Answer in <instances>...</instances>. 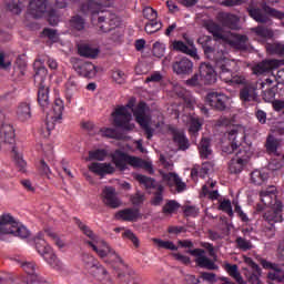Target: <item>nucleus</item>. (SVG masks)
<instances>
[{
    "instance_id": "nucleus-13",
    "label": "nucleus",
    "mask_w": 284,
    "mask_h": 284,
    "mask_svg": "<svg viewBox=\"0 0 284 284\" xmlns=\"http://www.w3.org/2000/svg\"><path fill=\"white\" fill-rule=\"evenodd\" d=\"M71 63L73 65V70H75L80 77H84L85 79H93V77H97V67L92 64V62H85L79 58H72Z\"/></svg>"
},
{
    "instance_id": "nucleus-25",
    "label": "nucleus",
    "mask_w": 284,
    "mask_h": 284,
    "mask_svg": "<svg viewBox=\"0 0 284 284\" xmlns=\"http://www.w3.org/2000/svg\"><path fill=\"white\" fill-rule=\"evenodd\" d=\"M89 171L98 176H105V174H114L115 169L110 163L93 162L89 165Z\"/></svg>"
},
{
    "instance_id": "nucleus-5",
    "label": "nucleus",
    "mask_w": 284,
    "mask_h": 284,
    "mask_svg": "<svg viewBox=\"0 0 284 284\" xmlns=\"http://www.w3.org/2000/svg\"><path fill=\"white\" fill-rule=\"evenodd\" d=\"M63 110H65L63 100L55 99L52 105L51 114L47 111L45 126L40 130V133L42 136H44V139H48V136H50V132L54 130V123L63 119Z\"/></svg>"
},
{
    "instance_id": "nucleus-17",
    "label": "nucleus",
    "mask_w": 284,
    "mask_h": 284,
    "mask_svg": "<svg viewBox=\"0 0 284 284\" xmlns=\"http://www.w3.org/2000/svg\"><path fill=\"white\" fill-rule=\"evenodd\" d=\"M256 90H258V84L256 82H246V84L240 90L241 101H244L245 103H250V101H258Z\"/></svg>"
},
{
    "instance_id": "nucleus-45",
    "label": "nucleus",
    "mask_w": 284,
    "mask_h": 284,
    "mask_svg": "<svg viewBox=\"0 0 284 284\" xmlns=\"http://www.w3.org/2000/svg\"><path fill=\"white\" fill-rule=\"evenodd\" d=\"M267 179V174L261 172L260 170H255L251 173V181L254 183V185H263Z\"/></svg>"
},
{
    "instance_id": "nucleus-47",
    "label": "nucleus",
    "mask_w": 284,
    "mask_h": 284,
    "mask_svg": "<svg viewBox=\"0 0 284 284\" xmlns=\"http://www.w3.org/2000/svg\"><path fill=\"white\" fill-rule=\"evenodd\" d=\"M65 90L68 97H72V94H74V92L79 90V80L77 79V77L69 78V80L65 83Z\"/></svg>"
},
{
    "instance_id": "nucleus-37",
    "label": "nucleus",
    "mask_w": 284,
    "mask_h": 284,
    "mask_svg": "<svg viewBox=\"0 0 284 284\" xmlns=\"http://www.w3.org/2000/svg\"><path fill=\"white\" fill-rule=\"evenodd\" d=\"M135 181H139L141 185H144L145 190H159V186L163 185L156 183V180L148 178L146 175L143 174L135 175Z\"/></svg>"
},
{
    "instance_id": "nucleus-50",
    "label": "nucleus",
    "mask_w": 284,
    "mask_h": 284,
    "mask_svg": "<svg viewBox=\"0 0 284 284\" xmlns=\"http://www.w3.org/2000/svg\"><path fill=\"white\" fill-rule=\"evenodd\" d=\"M106 156L108 151L105 149L89 151V161H105Z\"/></svg>"
},
{
    "instance_id": "nucleus-64",
    "label": "nucleus",
    "mask_w": 284,
    "mask_h": 284,
    "mask_svg": "<svg viewBox=\"0 0 284 284\" xmlns=\"http://www.w3.org/2000/svg\"><path fill=\"white\" fill-rule=\"evenodd\" d=\"M200 278H202V281H204V283H207V284L216 283V275L214 273L201 272Z\"/></svg>"
},
{
    "instance_id": "nucleus-30",
    "label": "nucleus",
    "mask_w": 284,
    "mask_h": 284,
    "mask_svg": "<svg viewBox=\"0 0 284 284\" xmlns=\"http://www.w3.org/2000/svg\"><path fill=\"white\" fill-rule=\"evenodd\" d=\"M128 153L121 150H116L112 155V162L121 172L128 170Z\"/></svg>"
},
{
    "instance_id": "nucleus-12",
    "label": "nucleus",
    "mask_w": 284,
    "mask_h": 284,
    "mask_svg": "<svg viewBox=\"0 0 284 284\" xmlns=\"http://www.w3.org/2000/svg\"><path fill=\"white\" fill-rule=\"evenodd\" d=\"M68 1L74 2L77 0ZM108 1L112 0H82L79 10L82 14H99V12H103V9L108 7Z\"/></svg>"
},
{
    "instance_id": "nucleus-44",
    "label": "nucleus",
    "mask_w": 284,
    "mask_h": 284,
    "mask_svg": "<svg viewBox=\"0 0 284 284\" xmlns=\"http://www.w3.org/2000/svg\"><path fill=\"white\" fill-rule=\"evenodd\" d=\"M225 270L229 275L232 276L239 284H243V277L241 276V273L239 272V265L236 264H225Z\"/></svg>"
},
{
    "instance_id": "nucleus-43",
    "label": "nucleus",
    "mask_w": 284,
    "mask_h": 284,
    "mask_svg": "<svg viewBox=\"0 0 284 284\" xmlns=\"http://www.w3.org/2000/svg\"><path fill=\"white\" fill-rule=\"evenodd\" d=\"M89 274L94 276L98 281H105V276H108V270L103 267V265L97 263L90 271Z\"/></svg>"
},
{
    "instance_id": "nucleus-49",
    "label": "nucleus",
    "mask_w": 284,
    "mask_h": 284,
    "mask_svg": "<svg viewBox=\"0 0 284 284\" xmlns=\"http://www.w3.org/2000/svg\"><path fill=\"white\" fill-rule=\"evenodd\" d=\"M163 192H165V187L163 185L155 189V192H153V197L151 199V205L156 207L163 203Z\"/></svg>"
},
{
    "instance_id": "nucleus-7",
    "label": "nucleus",
    "mask_w": 284,
    "mask_h": 284,
    "mask_svg": "<svg viewBox=\"0 0 284 284\" xmlns=\"http://www.w3.org/2000/svg\"><path fill=\"white\" fill-rule=\"evenodd\" d=\"M227 139L231 141V146L224 149L226 154H234L235 150H246L243 145L245 143V129L243 126H233L227 132Z\"/></svg>"
},
{
    "instance_id": "nucleus-61",
    "label": "nucleus",
    "mask_w": 284,
    "mask_h": 284,
    "mask_svg": "<svg viewBox=\"0 0 284 284\" xmlns=\"http://www.w3.org/2000/svg\"><path fill=\"white\" fill-rule=\"evenodd\" d=\"M38 171L41 176H47V179H50V174H52V171L50 170L48 163H45V160L40 161Z\"/></svg>"
},
{
    "instance_id": "nucleus-54",
    "label": "nucleus",
    "mask_w": 284,
    "mask_h": 284,
    "mask_svg": "<svg viewBox=\"0 0 284 284\" xmlns=\"http://www.w3.org/2000/svg\"><path fill=\"white\" fill-rule=\"evenodd\" d=\"M6 7L12 14H21V0H7Z\"/></svg>"
},
{
    "instance_id": "nucleus-36",
    "label": "nucleus",
    "mask_w": 284,
    "mask_h": 284,
    "mask_svg": "<svg viewBox=\"0 0 284 284\" xmlns=\"http://www.w3.org/2000/svg\"><path fill=\"white\" fill-rule=\"evenodd\" d=\"M221 23L223 28L236 30V28H239V17L232 13H224L221 16Z\"/></svg>"
},
{
    "instance_id": "nucleus-26",
    "label": "nucleus",
    "mask_w": 284,
    "mask_h": 284,
    "mask_svg": "<svg viewBox=\"0 0 284 284\" xmlns=\"http://www.w3.org/2000/svg\"><path fill=\"white\" fill-rule=\"evenodd\" d=\"M172 50L175 52H182V54H187L189 57H192V59H199L196 48H190L181 40H174L172 42Z\"/></svg>"
},
{
    "instance_id": "nucleus-15",
    "label": "nucleus",
    "mask_w": 284,
    "mask_h": 284,
    "mask_svg": "<svg viewBox=\"0 0 284 284\" xmlns=\"http://www.w3.org/2000/svg\"><path fill=\"white\" fill-rule=\"evenodd\" d=\"M102 201L104 205L111 207V210H116L122 205L121 200L116 196V190L112 186H105L102 190Z\"/></svg>"
},
{
    "instance_id": "nucleus-8",
    "label": "nucleus",
    "mask_w": 284,
    "mask_h": 284,
    "mask_svg": "<svg viewBox=\"0 0 284 284\" xmlns=\"http://www.w3.org/2000/svg\"><path fill=\"white\" fill-rule=\"evenodd\" d=\"M17 143V134L14 133V126L10 124H3L0 130V150L4 152H14V145Z\"/></svg>"
},
{
    "instance_id": "nucleus-1",
    "label": "nucleus",
    "mask_w": 284,
    "mask_h": 284,
    "mask_svg": "<svg viewBox=\"0 0 284 284\" xmlns=\"http://www.w3.org/2000/svg\"><path fill=\"white\" fill-rule=\"evenodd\" d=\"M210 41H212V37L210 36H202L197 39V43L204 50L206 59L214 61L215 67L220 70V79L224 83H230L234 72L239 71V64L236 61L225 58L223 50L212 48Z\"/></svg>"
},
{
    "instance_id": "nucleus-35",
    "label": "nucleus",
    "mask_w": 284,
    "mask_h": 284,
    "mask_svg": "<svg viewBox=\"0 0 284 284\" xmlns=\"http://www.w3.org/2000/svg\"><path fill=\"white\" fill-rule=\"evenodd\" d=\"M251 32H253L255 37H260V39H274V30L263 24L251 28Z\"/></svg>"
},
{
    "instance_id": "nucleus-16",
    "label": "nucleus",
    "mask_w": 284,
    "mask_h": 284,
    "mask_svg": "<svg viewBox=\"0 0 284 284\" xmlns=\"http://www.w3.org/2000/svg\"><path fill=\"white\" fill-rule=\"evenodd\" d=\"M227 43L233 50H239L240 52L250 50V38L247 36L232 33L231 38L227 39Z\"/></svg>"
},
{
    "instance_id": "nucleus-9",
    "label": "nucleus",
    "mask_w": 284,
    "mask_h": 284,
    "mask_svg": "<svg viewBox=\"0 0 284 284\" xmlns=\"http://www.w3.org/2000/svg\"><path fill=\"white\" fill-rule=\"evenodd\" d=\"M187 254H191V256H195V264L197 267H201V270H209L214 271L219 270V265H216L217 257H207L205 255V250L203 248H195V250H189Z\"/></svg>"
},
{
    "instance_id": "nucleus-31",
    "label": "nucleus",
    "mask_w": 284,
    "mask_h": 284,
    "mask_svg": "<svg viewBox=\"0 0 284 284\" xmlns=\"http://www.w3.org/2000/svg\"><path fill=\"white\" fill-rule=\"evenodd\" d=\"M203 26H204L205 30H207V32H210V34L213 36L215 41L225 40V36L223 34V29L221 28V26L216 24V22L206 21V22H204Z\"/></svg>"
},
{
    "instance_id": "nucleus-18",
    "label": "nucleus",
    "mask_w": 284,
    "mask_h": 284,
    "mask_svg": "<svg viewBox=\"0 0 284 284\" xmlns=\"http://www.w3.org/2000/svg\"><path fill=\"white\" fill-rule=\"evenodd\" d=\"M21 267L28 274L26 283H28V284H45V280H43V277H41L37 273H34V270H37V265L34 264V262H22Z\"/></svg>"
},
{
    "instance_id": "nucleus-21",
    "label": "nucleus",
    "mask_w": 284,
    "mask_h": 284,
    "mask_svg": "<svg viewBox=\"0 0 284 284\" xmlns=\"http://www.w3.org/2000/svg\"><path fill=\"white\" fill-rule=\"evenodd\" d=\"M200 78L204 85H212L213 83H216V72L212 64L204 62L200 65Z\"/></svg>"
},
{
    "instance_id": "nucleus-63",
    "label": "nucleus",
    "mask_w": 284,
    "mask_h": 284,
    "mask_svg": "<svg viewBox=\"0 0 284 284\" xmlns=\"http://www.w3.org/2000/svg\"><path fill=\"white\" fill-rule=\"evenodd\" d=\"M153 54L158 58L161 59V57H164L165 54V44L161 43V42H155L153 44V50H152Z\"/></svg>"
},
{
    "instance_id": "nucleus-48",
    "label": "nucleus",
    "mask_w": 284,
    "mask_h": 284,
    "mask_svg": "<svg viewBox=\"0 0 284 284\" xmlns=\"http://www.w3.org/2000/svg\"><path fill=\"white\" fill-rule=\"evenodd\" d=\"M43 258L54 270H61V261H59V257H57L52 250L47 255H44Z\"/></svg>"
},
{
    "instance_id": "nucleus-29",
    "label": "nucleus",
    "mask_w": 284,
    "mask_h": 284,
    "mask_svg": "<svg viewBox=\"0 0 284 284\" xmlns=\"http://www.w3.org/2000/svg\"><path fill=\"white\" fill-rule=\"evenodd\" d=\"M162 179L168 185H175L178 192H183L186 187L185 182L176 173H164Z\"/></svg>"
},
{
    "instance_id": "nucleus-11",
    "label": "nucleus",
    "mask_w": 284,
    "mask_h": 284,
    "mask_svg": "<svg viewBox=\"0 0 284 284\" xmlns=\"http://www.w3.org/2000/svg\"><path fill=\"white\" fill-rule=\"evenodd\" d=\"M206 102L215 112H225V110H229L230 98L222 92H209Z\"/></svg>"
},
{
    "instance_id": "nucleus-39",
    "label": "nucleus",
    "mask_w": 284,
    "mask_h": 284,
    "mask_svg": "<svg viewBox=\"0 0 284 284\" xmlns=\"http://www.w3.org/2000/svg\"><path fill=\"white\" fill-rule=\"evenodd\" d=\"M78 52L80 57H85V59H97L99 57V49H94L88 44H80Z\"/></svg>"
},
{
    "instance_id": "nucleus-42",
    "label": "nucleus",
    "mask_w": 284,
    "mask_h": 284,
    "mask_svg": "<svg viewBox=\"0 0 284 284\" xmlns=\"http://www.w3.org/2000/svg\"><path fill=\"white\" fill-rule=\"evenodd\" d=\"M69 26L72 30L81 32V30H85V19L79 14L72 16L69 20Z\"/></svg>"
},
{
    "instance_id": "nucleus-53",
    "label": "nucleus",
    "mask_w": 284,
    "mask_h": 284,
    "mask_svg": "<svg viewBox=\"0 0 284 284\" xmlns=\"http://www.w3.org/2000/svg\"><path fill=\"white\" fill-rule=\"evenodd\" d=\"M179 207H181V204H179V202H176L175 200H169L162 207V212L164 214H174V212H176Z\"/></svg>"
},
{
    "instance_id": "nucleus-51",
    "label": "nucleus",
    "mask_w": 284,
    "mask_h": 284,
    "mask_svg": "<svg viewBox=\"0 0 284 284\" xmlns=\"http://www.w3.org/2000/svg\"><path fill=\"white\" fill-rule=\"evenodd\" d=\"M153 243L158 245V247H162V250H171L172 252H176L179 247L174 245V242L163 241L161 239H152Z\"/></svg>"
},
{
    "instance_id": "nucleus-33",
    "label": "nucleus",
    "mask_w": 284,
    "mask_h": 284,
    "mask_svg": "<svg viewBox=\"0 0 284 284\" xmlns=\"http://www.w3.org/2000/svg\"><path fill=\"white\" fill-rule=\"evenodd\" d=\"M34 243H36V250L38 254H40L41 256L47 255L52 250V247L48 245V242H45L43 233L37 234V236L34 237Z\"/></svg>"
},
{
    "instance_id": "nucleus-4",
    "label": "nucleus",
    "mask_w": 284,
    "mask_h": 284,
    "mask_svg": "<svg viewBox=\"0 0 284 284\" xmlns=\"http://www.w3.org/2000/svg\"><path fill=\"white\" fill-rule=\"evenodd\" d=\"M262 219L267 223V225H270L264 227V232L268 239H272V236H275L276 234V227L274 224L283 223V203H278L276 206L271 209H265Z\"/></svg>"
},
{
    "instance_id": "nucleus-27",
    "label": "nucleus",
    "mask_w": 284,
    "mask_h": 284,
    "mask_svg": "<svg viewBox=\"0 0 284 284\" xmlns=\"http://www.w3.org/2000/svg\"><path fill=\"white\" fill-rule=\"evenodd\" d=\"M148 104L143 101L139 102L138 105L132 109L133 116L136 123H145V121H150V115H148Z\"/></svg>"
},
{
    "instance_id": "nucleus-14",
    "label": "nucleus",
    "mask_w": 284,
    "mask_h": 284,
    "mask_svg": "<svg viewBox=\"0 0 284 284\" xmlns=\"http://www.w3.org/2000/svg\"><path fill=\"white\" fill-rule=\"evenodd\" d=\"M19 223L10 214L0 215V241H6V234H14Z\"/></svg>"
},
{
    "instance_id": "nucleus-40",
    "label": "nucleus",
    "mask_w": 284,
    "mask_h": 284,
    "mask_svg": "<svg viewBox=\"0 0 284 284\" xmlns=\"http://www.w3.org/2000/svg\"><path fill=\"white\" fill-rule=\"evenodd\" d=\"M17 115L20 121H28L32 118V110L30 109V105L28 103H21L18 106Z\"/></svg>"
},
{
    "instance_id": "nucleus-23",
    "label": "nucleus",
    "mask_w": 284,
    "mask_h": 284,
    "mask_svg": "<svg viewBox=\"0 0 284 284\" xmlns=\"http://www.w3.org/2000/svg\"><path fill=\"white\" fill-rule=\"evenodd\" d=\"M281 67L280 60H264L252 68L253 74L257 77L261 74H265V72H270L271 70H276V68Z\"/></svg>"
},
{
    "instance_id": "nucleus-38",
    "label": "nucleus",
    "mask_w": 284,
    "mask_h": 284,
    "mask_svg": "<svg viewBox=\"0 0 284 284\" xmlns=\"http://www.w3.org/2000/svg\"><path fill=\"white\" fill-rule=\"evenodd\" d=\"M87 245H90L93 252H95L100 258H104V261L110 257L112 252V248L106 243H103V247H98L92 241H87Z\"/></svg>"
},
{
    "instance_id": "nucleus-6",
    "label": "nucleus",
    "mask_w": 284,
    "mask_h": 284,
    "mask_svg": "<svg viewBox=\"0 0 284 284\" xmlns=\"http://www.w3.org/2000/svg\"><path fill=\"white\" fill-rule=\"evenodd\" d=\"M248 14L257 23H263L266 26H272V19H270V17H274L275 19L284 18L283 12H281L267 4H263L262 9L261 8H250Z\"/></svg>"
},
{
    "instance_id": "nucleus-57",
    "label": "nucleus",
    "mask_w": 284,
    "mask_h": 284,
    "mask_svg": "<svg viewBox=\"0 0 284 284\" xmlns=\"http://www.w3.org/2000/svg\"><path fill=\"white\" fill-rule=\"evenodd\" d=\"M77 225L85 236L91 239V241H94L97 239V235H94V232L90 230L88 225L81 222V220H77Z\"/></svg>"
},
{
    "instance_id": "nucleus-52",
    "label": "nucleus",
    "mask_w": 284,
    "mask_h": 284,
    "mask_svg": "<svg viewBox=\"0 0 284 284\" xmlns=\"http://www.w3.org/2000/svg\"><path fill=\"white\" fill-rule=\"evenodd\" d=\"M284 153H280V156L273 158L268 163V170L276 172L283 168Z\"/></svg>"
},
{
    "instance_id": "nucleus-46",
    "label": "nucleus",
    "mask_w": 284,
    "mask_h": 284,
    "mask_svg": "<svg viewBox=\"0 0 284 284\" xmlns=\"http://www.w3.org/2000/svg\"><path fill=\"white\" fill-rule=\"evenodd\" d=\"M201 128H203V119H201L199 116H192L190 119L189 132L191 134H196L200 132Z\"/></svg>"
},
{
    "instance_id": "nucleus-59",
    "label": "nucleus",
    "mask_w": 284,
    "mask_h": 284,
    "mask_svg": "<svg viewBox=\"0 0 284 284\" xmlns=\"http://www.w3.org/2000/svg\"><path fill=\"white\" fill-rule=\"evenodd\" d=\"M98 134L104 139H116V130L112 128H101L99 129Z\"/></svg>"
},
{
    "instance_id": "nucleus-28",
    "label": "nucleus",
    "mask_w": 284,
    "mask_h": 284,
    "mask_svg": "<svg viewBox=\"0 0 284 284\" xmlns=\"http://www.w3.org/2000/svg\"><path fill=\"white\" fill-rule=\"evenodd\" d=\"M192 68H194V64L187 58H182L173 63V72L175 74H191Z\"/></svg>"
},
{
    "instance_id": "nucleus-32",
    "label": "nucleus",
    "mask_w": 284,
    "mask_h": 284,
    "mask_svg": "<svg viewBox=\"0 0 284 284\" xmlns=\"http://www.w3.org/2000/svg\"><path fill=\"white\" fill-rule=\"evenodd\" d=\"M197 150L201 159H210L212 156V140L210 138H202Z\"/></svg>"
},
{
    "instance_id": "nucleus-10",
    "label": "nucleus",
    "mask_w": 284,
    "mask_h": 284,
    "mask_svg": "<svg viewBox=\"0 0 284 284\" xmlns=\"http://www.w3.org/2000/svg\"><path fill=\"white\" fill-rule=\"evenodd\" d=\"M251 156L252 152H250L248 150L240 149L235 153V158H233L229 163V170L231 174H241L245 165H247Z\"/></svg>"
},
{
    "instance_id": "nucleus-20",
    "label": "nucleus",
    "mask_w": 284,
    "mask_h": 284,
    "mask_svg": "<svg viewBox=\"0 0 284 284\" xmlns=\"http://www.w3.org/2000/svg\"><path fill=\"white\" fill-rule=\"evenodd\" d=\"M168 131L172 134L173 141L179 146V150L185 151L190 149V140H187L183 131L173 125H169Z\"/></svg>"
},
{
    "instance_id": "nucleus-41",
    "label": "nucleus",
    "mask_w": 284,
    "mask_h": 284,
    "mask_svg": "<svg viewBox=\"0 0 284 284\" xmlns=\"http://www.w3.org/2000/svg\"><path fill=\"white\" fill-rule=\"evenodd\" d=\"M265 50L268 54H276L277 57H284V44L282 42L266 43Z\"/></svg>"
},
{
    "instance_id": "nucleus-62",
    "label": "nucleus",
    "mask_w": 284,
    "mask_h": 284,
    "mask_svg": "<svg viewBox=\"0 0 284 284\" xmlns=\"http://www.w3.org/2000/svg\"><path fill=\"white\" fill-rule=\"evenodd\" d=\"M82 261L87 267V270H91L94 265H97L99 262L97 261V258H94V256L90 255V254H83L82 255Z\"/></svg>"
},
{
    "instance_id": "nucleus-22",
    "label": "nucleus",
    "mask_w": 284,
    "mask_h": 284,
    "mask_svg": "<svg viewBox=\"0 0 284 284\" xmlns=\"http://www.w3.org/2000/svg\"><path fill=\"white\" fill-rule=\"evenodd\" d=\"M48 12V0H31L29 2V13L34 19H41Z\"/></svg>"
},
{
    "instance_id": "nucleus-2",
    "label": "nucleus",
    "mask_w": 284,
    "mask_h": 284,
    "mask_svg": "<svg viewBox=\"0 0 284 284\" xmlns=\"http://www.w3.org/2000/svg\"><path fill=\"white\" fill-rule=\"evenodd\" d=\"M34 84L38 88V103L42 112H48L52 105L50 100V85H48V69L39 67L33 75Z\"/></svg>"
},
{
    "instance_id": "nucleus-3",
    "label": "nucleus",
    "mask_w": 284,
    "mask_h": 284,
    "mask_svg": "<svg viewBox=\"0 0 284 284\" xmlns=\"http://www.w3.org/2000/svg\"><path fill=\"white\" fill-rule=\"evenodd\" d=\"M135 100L132 99L128 102L125 106L119 105L114 109V111L111 113V116L113 119L112 124L114 128H121L122 130H134V124H130V121H132V113H130L129 110H134L136 106H134Z\"/></svg>"
},
{
    "instance_id": "nucleus-60",
    "label": "nucleus",
    "mask_w": 284,
    "mask_h": 284,
    "mask_svg": "<svg viewBox=\"0 0 284 284\" xmlns=\"http://www.w3.org/2000/svg\"><path fill=\"white\" fill-rule=\"evenodd\" d=\"M143 17L148 19V21H156L159 13L152 7H146L143 9Z\"/></svg>"
},
{
    "instance_id": "nucleus-56",
    "label": "nucleus",
    "mask_w": 284,
    "mask_h": 284,
    "mask_svg": "<svg viewBox=\"0 0 284 284\" xmlns=\"http://www.w3.org/2000/svg\"><path fill=\"white\" fill-rule=\"evenodd\" d=\"M104 263H108L109 265H116V263H120L121 265H125L123 262V258L114 250H111V253L109 254L108 260H104Z\"/></svg>"
},
{
    "instance_id": "nucleus-19",
    "label": "nucleus",
    "mask_w": 284,
    "mask_h": 284,
    "mask_svg": "<svg viewBox=\"0 0 284 284\" xmlns=\"http://www.w3.org/2000/svg\"><path fill=\"white\" fill-rule=\"evenodd\" d=\"M260 199L263 205H265V207L267 209L276 207L278 203H283L276 197V187L274 186H271L270 189L261 191Z\"/></svg>"
},
{
    "instance_id": "nucleus-24",
    "label": "nucleus",
    "mask_w": 284,
    "mask_h": 284,
    "mask_svg": "<svg viewBox=\"0 0 284 284\" xmlns=\"http://www.w3.org/2000/svg\"><path fill=\"white\" fill-rule=\"evenodd\" d=\"M116 219L121 221H128L129 223H136L139 219H143L139 209H124L115 214Z\"/></svg>"
},
{
    "instance_id": "nucleus-55",
    "label": "nucleus",
    "mask_w": 284,
    "mask_h": 284,
    "mask_svg": "<svg viewBox=\"0 0 284 284\" xmlns=\"http://www.w3.org/2000/svg\"><path fill=\"white\" fill-rule=\"evenodd\" d=\"M161 28H163V24L156 20H153V21H149L145 24L144 30L148 34H154V32H159Z\"/></svg>"
},
{
    "instance_id": "nucleus-34",
    "label": "nucleus",
    "mask_w": 284,
    "mask_h": 284,
    "mask_svg": "<svg viewBox=\"0 0 284 284\" xmlns=\"http://www.w3.org/2000/svg\"><path fill=\"white\" fill-rule=\"evenodd\" d=\"M265 148L267 154H273L274 156H281V152H278V148H281V141L274 138V135H268L266 138Z\"/></svg>"
},
{
    "instance_id": "nucleus-58",
    "label": "nucleus",
    "mask_w": 284,
    "mask_h": 284,
    "mask_svg": "<svg viewBox=\"0 0 284 284\" xmlns=\"http://www.w3.org/2000/svg\"><path fill=\"white\" fill-rule=\"evenodd\" d=\"M235 243L239 247V250H242L243 252H247L248 250H252L253 245L252 242L248 240H245L244 237H237L235 240Z\"/></svg>"
}]
</instances>
